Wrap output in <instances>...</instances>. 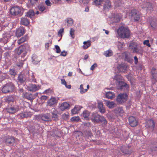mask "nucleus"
Returning <instances> with one entry per match:
<instances>
[{
    "instance_id": "obj_1",
    "label": "nucleus",
    "mask_w": 157,
    "mask_h": 157,
    "mask_svg": "<svg viewBox=\"0 0 157 157\" xmlns=\"http://www.w3.org/2000/svg\"><path fill=\"white\" fill-rule=\"evenodd\" d=\"M118 36L122 38H128L130 35V31L128 27L121 26L117 30Z\"/></svg>"
},
{
    "instance_id": "obj_2",
    "label": "nucleus",
    "mask_w": 157,
    "mask_h": 157,
    "mask_svg": "<svg viewBox=\"0 0 157 157\" xmlns=\"http://www.w3.org/2000/svg\"><path fill=\"white\" fill-rule=\"evenodd\" d=\"M91 119L92 121L94 122L98 123L100 122L102 123V125L103 126H105L107 124V121L104 117L101 116L100 115L96 113H93L92 114Z\"/></svg>"
},
{
    "instance_id": "obj_3",
    "label": "nucleus",
    "mask_w": 157,
    "mask_h": 157,
    "mask_svg": "<svg viewBox=\"0 0 157 157\" xmlns=\"http://www.w3.org/2000/svg\"><path fill=\"white\" fill-rule=\"evenodd\" d=\"M114 78L117 82L116 84L117 86L118 89L122 90L128 89V84L124 82L120 81V80H121L122 78L121 76L119 75H116L115 76Z\"/></svg>"
},
{
    "instance_id": "obj_4",
    "label": "nucleus",
    "mask_w": 157,
    "mask_h": 157,
    "mask_svg": "<svg viewBox=\"0 0 157 157\" xmlns=\"http://www.w3.org/2000/svg\"><path fill=\"white\" fill-rule=\"evenodd\" d=\"M14 86L11 83L5 84L2 89V91L4 93H9L12 92L14 89Z\"/></svg>"
},
{
    "instance_id": "obj_5",
    "label": "nucleus",
    "mask_w": 157,
    "mask_h": 157,
    "mask_svg": "<svg viewBox=\"0 0 157 157\" xmlns=\"http://www.w3.org/2000/svg\"><path fill=\"white\" fill-rule=\"evenodd\" d=\"M129 47L133 53H142V48L140 46H137L136 43H132L130 44Z\"/></svg>"
},
{
    "instance_id": "obj_6",
    "label": "nucleus",
    "mask_w": 157,
    "mask_h": 157,
    "mask_svg": "<svg viewBox=\"0 0 157 157\" xmlns=\"http://www.w3.org/2000/svg\"><path fill=\"white\" fill-rule=\"evenodd\" d=\"M130 16L132 19H133L135 21H137L140 19L139 12L135 9H132L130 13Z\"/></svg>"
},
{
    "instance_id": "obj_7",
    "label": "nucleus",
    "mask_w": 157,
    "mask_h": 157,
    "mask_svg": "<svg viewBox=\"0 0 157 157\" xmlns=\"http://www.w3.org/2000/svg\"><path fill=\"white\" fill-rule=\"evenodd\" d=\"M128 95L126 94L121 93L118 95L116 98L118 103L121 104L125 102L127 100Z\"/></svg>"
},
{
    "instance_id": "obj_8",
    "label": "nucleus",
    "mask_w": 157,
    "mask_h": 157,
    "mask_svg": "<svg viewBox=\"0 0 157 157\" xmlns=\"http://www.w3.org/2000/svg\"><path fill=\"white\" fill-rule=\"evenodd\" d=\"M27 88L29 91L32 92H35L40 89V86L39 85H36L31 84H29L27 86Z\"/></svg>"
},
{
    "instance_id": "obj_9",
    "label": "nucleus",
    "mask_w": 157,
    "mask_h": 157,
    "mask_svg": "<svg viewBox=\"0 0 157 157\" xmlns=\"http://www.w3.org/2000/svg\"><path fill=\"white\" fill-rule=\"evenodd\" d=\"M141 6L142 8L146 9V10L151 11L153 10L151 4L149 2L144 1L143 2Z\"/></svg>"
},
{
    "instance_id": "obj_10",
    "label": "nucleus",
    "mask_w": 157,
    "mask_h": 157,
    "mask_svg": "<svg viewBox=\"0 0 157 157\" xmlns=\"http://www.w3.org/2000/svg\"><path fill=\"white\" fill-rule=\"evenodd\" d=\"M128 121L130 125L132 127L136 126L138 125V121L135 117L130 116L128 118Z\"/></svg>"
},
{
    "instance_id": "obj_11",
    "label": "nucleus",
    "mask_w": 157,
    "mask_h": 157,
    "mask_svg": "<svg viewBox=\"0 0 157 157\" xmlns=\"http://www.w3.org/2000/svg\"><path fill=\"white\" fill-rule=\"evenodd\" d=\"M19 110V106L15 105L7 108V111L8 112L11 114H14Z\"/></svg>"
},
{
    "instance_id": "obj_12",
    "label": "nucleus",
    "mask_w": 157,
    "mask_h": 157,
    "mask_svg": "<svg viewBox=\"0 0 157 157\" xmlns=\"http://www.w3.org/2000/svg\"><path fill=\"white\" fill-rule=\"evenodd\" d=\"M21 12L20 8L18 6H15L11 9L10 13L12 15L16 16L19 14Z\"/></svg>"
},
{
    "instance_id": "obj_13",
    "label": "nucleus",
    "mask_w": 157,
    "mask_h": 157,
    "mask_svg": "<svg viewBox=\"0 0 157 157\" xmlns=\"http://www.w3.org/2000/svg\"><path fill=\"white\" fill-rule=\"evenodd\" d=\"M10 36L11 35L9 33H6L3 34L2 37L1 39V42H3L4 44H6L8 42V40Z\"/></svg>"
},
{
    "instance_id": "obj_14",
    "label": "nucleus",
    "mask_w": 157,
    "mask_h": 157,
    "mask_svg": "<svg viewBox=\"0 0 157 157\" xmlns=\"http://www.w3.org/2000/svg\"><path fill=\"white\" fill-rule=\"evenodd\" d=\"M25 33V29L24 27H20L16 31L15 35L17 37H20L23 35Z\"/></svg>"
},
{
    "instance_id": "obj_15",
    "label": "nucleus",
    "mask_w": 157,
    "mask_h": 157,
    "mask_svg": "<svg viewBox=\"0 0 157 157\" xmlns=\"http://www.w3.org/2000/svg\"><path fill=\"white\" fill-rule=\"evenodd\" d=\"M103 9L109 10L112 7L111 2L110 0H103Z\"/></svg>"
},
{
    "instance_id": "obj_16",
    "label": "nucleus",
    "mask_w": 157,
    "mask_h": 157,
    "mask_svg": "<svg viewBox=\"0 0 157 157\" xmlns=\"http://www.w3.org/2000/svg\"><path fill=\"white\" fill-rule=\"evenodd\" d=\"M26 16L21 18L20 24L25 26H28L30 23V21Z\"/></svg>"
},
{
    "instance_id": "obj_17",
    "label": "nucleus",
    "mask_w": 157,
    "mask_h": 157,
    "mask_svg": "<svg viewBox=\"0 0 157 157\" xmlns=\"http://www.w3.org/2000/svg\"><path fill=\"white\" fill-rule=\"evenodd\" d=\"M57 102L56 99L54 97H52L48 100V105L51 106L56 104Z\"/></svg>"
},
{
    "instance_id": "obj_18",
    "label": "nucleus",
    "mask_w": 157,
    "mask_h": 157,
    "mask_svg": "<svg viewBox=\"0 0 157 157\" xmlns=\"http://www.w3.org/2000/svg\"><path fill=\"white\" fill-rule=\"evenodd\" d=\"M127 65L124 64L119 65L117 67V69L120 72H124L127 69Z\"/></svg>"
},
{
    "instance_id": "obj_19",
    "label": "nucleus",
    "mask_w": 157,
    "mask_h": 157,
    "mask_svg": "<svg viewBox=\"0 0 157 157\" xmlns=\"http://www.w3.org/2000/svg\"><path fill=\"white\" fill-rule=\"evenodd\" d=\"M26 79L25 75V74H20L18 76L17 80L20 83H23L25 81Z\"/></svg>"
},
{
    "instance_id": "obj_20",
    "label": "nucleus",
    "mask_w": 157,
    "mask_h": 157,
    "mask_svg": "<svg viewBox=\"0 0 157 157\" xmlns=\"http://www.w3.org/2000/svg\"><path fill=\"white\" fill-rule=\"evenodd\" d=\"M105 101L106 105L109 108H113L116 105L115 103L113 101Z\"/></svg>"
},
{
    "instance_id": "obj_21",
    "label": "nucleus",
    "mask_w": 157,
    "mask_h": 157,
    "mask_svg": "<svg viewBox=\"0 0 157 157\" xmlns=\"http://www.w3.org/2000/svg\"><path fill=\"white\" fill-rule=\"evenodd\" d=\"M14 138L11 136H9L6 138V144H12L14 142Z\"/></svg>"
},
{
    "instance_id": "obj_22",
    "label": "nucleus",
    "mask_w": 157,
    "mask_h": 157,
    "mask_svg": "<svg viewBox=\"0 0 157 157\" xmlns=\"http://www.w3.org/2000/svg\"><path fill=\"white\" fill-rule=\"evenodd\" d=\"M69 104L67 102H64L61 104L59 108L61 111H63L68 108L69 106Z\"/></svg>"
},
{
    "instance_id": "obj_23",
    "label": "nucleus",
    "mask_w": 157,
    "mask_h": 157,
    "mask_svg": "<svg viewBox=\"0 0 157 157\" xmlns=\"http://www.w3.org/2000/svg\"><path fill=\"white\" fill-rule=\"evenodd\" d=\"M32 61L33 63L36 64L38 63L40 61L36 55L33 54L32 56Z\"/></svg>"
},
{
    "instance_id": "obj_24",
    "label": "nucleus",
    "mask_w": 157,
    "mask_h": 157,
    "mask_svg": "<svg viewBox=\"0 0 157 157\" xmlns=\"http://www.w3.org/2000/svg\"><path fill=\"white\" fill-rule=\"evenodd\" d=\"M98 107L99 109V111L101 112L102 113H105V110L103 107L102 103L101 102H98Z\"/></svg>"
},
{
    "instance_id": "obj_25",
    "label": "nucleus",
    "mask_w": 157,
    "mask_h": 157,
    "mask_svg": "<svg viewBox=\"0 0 157 157\" xmlns=\"http://www.w3.org/2000/svg\"><path fill=\"white\" fill-rule=\"evenodd\" d=\"M83 44H84L82 46V47L84 49H86L91 45V42L90 40H88L86 41H84L83 42Z\"/></svg>"
},
{
    "instance_id": "obj_26",
    "label": "nucleus",
    "mask_w": 157,
    "mask_h": 157,
    "mask_svg": "<svg viewBox=\"0 0 157 157\" xmlns=\"http://www.w3.org/2000/svg\"><path fill=\"white\" fill-rule=\"evenodd\" d=\"M41 118L44 121H48L50 120V115L48 114H44L41 115Z\"/></svg>"
},
{
    "instance_id": "obj_27",
    "label": "nucleus",
    "mask_w": 157,
    "mask_h": 157,
    "mask_svg": "<svg viewBox=\"0 0 157 157\" xmlns=\"http://www.w3.org/2000/svg\"><path fill=\"white\" fill-rule=\"evenodd\" d=\"M24 97L25 98L30 100H32L34 99L33 94L29 93H25L24 94Z\"/></svg>"
},
{
    "instance_id": "obj_28",
    "label": "nucleus",
    "mask_w": 157,
    "mask_h": 157,
    "mask_svg": "<svg viewBox=\"0 0 157 157\" xmlns=\"http://www.w3.org/2000/svg\"><path fill=\"white\" fill-rule=\"evenodd\" d=\"M34 11L32 10H30L26 14L25 16L26 17H30V18H33L34 17Z\"/></svg>"
},
{
    "instance_id": "obj_29",
    "label": "nucleus",
    "mask_w": 157,
    "mask_h": 157,
    "mask_svg": "<svg viewBox=\"0 0 157 157\" xmlns=\"http://www.w3.org/2000/svg\"><path fill=\"white\" fill-rule=\"evenodd\" d=\"M156 70V69L155 68L153 67L152 68L151 71V73L153 78L155 80L157 77V72H155Z\"/></svg>"
},
{
    "instance_id": "obj_30",
    "label": "nucleus",
    "mask_w": 157,
    "mask_h": 157,
    "mask_svg": "<svg viewBox=\"0 0 157 157\" xmlns=\"http://www.w3.org/2000/svg\"><path fill=\"white\" fill-rule=\"evenodd\" d=\"M148 123H149L150 124V125H148L147 124L146 125V126L147 128L151 127V128L152 129V130H153L155 126V123L154 121L152 119H150L148 121Z\"/></svg>"
},
{
    "instance_id": "obj_31",
    "label": "nucleus",
    "mask_w": 157,
    "mask_h": 157,
    "mask_svg": "<svg viewBox=\"0 0 157 157\" xmlns=\"http://www.w3.org/2000/svg\"><path fill=\"white\" fill-rule=\"evenodd\" d=\"M121 17L120 14L118 13L115 14L113 19V22H117L119 21L121 19Z\"/></svg>"
},
{
    "instance_id": "obj_32",
    "label": "nucleus",
    "mask_w": 157,
    "mask_h": 157,
    "mask_svg": "<svg viewBox=\"0 0 157 157\" xmlns=\"http://www.w3.org/2000/svg\"><path fill=\"white\" fill-rule=\"evenodd\" d=\"M114 94L110 91L108 92L106 94V97L108 99H112L114 98Z\"/></svg>"
},
{
    "instance_id": "obj_33",
    "label": "nucleus",
    "mask_w": 157,
    "mask_h": 157,
    "mask_svg": "<svg viewBox=\"0 0 157 157\" xmlns=\"http://www.w3.org/2000/svg\"><path fill=\"white\" fill-rule=\"evenodd\" d=\"M79 106H75L74 108L71 110V113L73 114H76L77 113L78 111L80 110Z\"/></svg>"
},
{
    "instance_id": "obj_34",
    "label": "nucleus",
    "mask_w": 157,
    "mask_h": 157,
    "mask_svg": "<svg viewBox=\"0 0 157 157\" xmlns=\"http://www.w3.org/2000/svg\"><path fill=\"white\" fill-rule=\"evenodd\" d=\"M27 37L26 36H24L22 37L21 38L18 40L17 43L19 44H20L21 43L24 42L26 40Z\"/></svg>"
},
{
    "instance_id": "obj_35",
    "label": "nucleus",
    "mask_w": 157,
    "mask_h": 157,
    "mask_svg": "<svg viewBox=\"0 0 157 157\" xmlns=\"http://www.w3.org/2000/svg\"><path fill=\"white\" fill-rule=\"evenodd\" d=\"M113 55V52L111 50L106 51L104 53V55L106 57L110 56Z\"/></svg>"
},
{
    "instance_id": "obj_36",
    "label": "nucleus",
    "mask_w": 157,
    "mask_h": 157,
    "mask_svg": "<svg viewBox=\"0 0 157 157\" xmlns=\"http://www.w3.org/2000/svg\"><path fill=\"white\" fill-rule=\"evenodd\" d=\"M38 8L39 10L42 12H43L46 9L45 6L44 5L42 4L38 5Z\"/></svg>"
},
{
    "instance_id": "obj_37",
    "label": "nucleus",
    "mask_w": 157,
    "mask_h": 157,
    "mask_svg": "<svg viewBox=\"0 0 157 157\" xmlns=\"http://www.w3.org/2000/svg\"><path fill=\"white\" fill-rule=\"evenodd\" d=\"M19 51H21V53L23 55L22 56H25L27 53V52L25 50V48H19Z\"/></svg>"
},
{
    "instance_id": "obj_38",
    "label": "nucleus",
    "mask_w": 157,
    "mask_h": 157,
    "mask_svg": "<svg viewBox=\"0 0 157 157\" xmlns=\"http://www.w3.org/2000/svg\"><path fill=\"white\" fill-rule=\"evenodd\" d=\"M90 115L89 112L87 110H85L83 113V117L84 118H87Z\"/></svg>"
},
{
    "instance_id": "obj_39",
    "label": "nucleus",
    "mask_w": 157,
    "mask_h": 157,
    "mask_svg": "<svg viewBox=\"0 0 157 157\" xmlns=\"http://www.w3.org/2000/svg\"><path fill=\"white\" fill-rule=\"evenodd\" d=\"M52 117L53 120L57 121L58 120V115L56 113L53 112L52 113Z\"/></svg>"
},
{
    "instance_id": "obj_40",
    "label": "nucleus",
    "mask_w": 157,
    "mask_h": 157,
    "mask_svg": "<svg viewBox=\"0 0 157 157\" xmlns=\"http://www.w3.org/2000/svg\"><path fill=\"white\" fill-rule=\"evenodd\" d=\"M19 115L21 117H22V118L27 117L28 116V113L26 112L21 113L19 114Z\"/></svg>"
},
{
    "instance_id": "obj_41",
    "label": "nucleus",
    "mask_w": 157,
    "mask_h": 157,
    "mask_svg": "<svg viewBox=\"0 0 157 157\" xmlns=\"http://www.w3.org/2000/svg\"><path fill=\"white\" fill-rule=\"evenodd\" d=\"M69 113H64L62 115V118L65 120H67L69 118Z\"/></svg>"
},
{
    "instance_id": "obj_42",
    "label": "nucleus",
    "mask_w": 157,
    "mask_h": 157,
    "mask_svg": "<svg viewBox=\"0 0 157 157\" xmlns=\"http://www.w3.org/2000/svg\"><path fill=\"white\" fill-rule=\"evenodd\" d=\"M75 30L72 28H71L70 32V34L72 39L75 38Z\"/></svg>"
},
{
    "instance_id": "obj_43",
    "label": "nucleus",
    "mask_w": 157,
    "mask_h": 157,
    "mask_svg": "<svg viewBox=\"0 0 157 157\" xmlns=\"http://www.w3.org/2000/svg\"><path fill=\"white\" fill-rule=\"evenodd\" d=\"M103 1V0H94V2L96 6L100 5Z\"/></svg>"
},
{
    "instance_id": "obj_44",
    "label": "nucleus",
    "mask_w": 157,
    "mask_h": 157,
    "mask_svg": "<svg viewBox=\"0 0 157 157\" xmlns=\"http://www.w3.org/2000/svg\"><path fill=\"white\" fill-rule=\"evenodd\" d=\"M9 73L11 75L15 76L16 75V73L15 71V69L14 68L10 69L9 71Z\"/></svg>"
},
{
    "instance_id": "obj_45",
    "label": "nucleus",
    "mask_w": 157,
    "mask_h": 157,
    "mask_svg": "<svg viewBox=\"0 0 157 157\" xmlns=\"http://www.w3.org/2000/svg\"><path fill=\"white\" fill-rule=\"evenodd\" d=\"M14 101V99L12 96L8 97L7 99V101L10 103V102H13Z\"/></svg>"
},
{
    "instance_id": "obj_46",
    "label": "nucleus",
    "mask_w": 157,
    "mask_h": 157,
    "mask_svg": "<svg viewBox=\"0 0 157 157\" xmlns=\"http://www.w3.org/2000/svg\"><path fill=\"white\" fill-rule=\"evenodd\" d=\"M83 85L82 84H81L80 86V92L81 94H83L84 93H85L87 91V89H84V91H83L82 90V89H83Z\"/></svg>"
},
{
    "instance_id": "obj_47",
    "label": "nucleus",
    "mask_w": 157,
    "mask_h": 157,
    "mask_svg": "<svg viewBox=\"0 0 157 157\" xmlns=\"http://www.w3.org/2000/svg\"><path fill=\"white\" fill-rule=\"evenodd\" d=\"M67 23L70 25H71L73 24V20L71 18H67Z\"/></svg>"
},
{
    "instance_id": "obj_48",
    "label": "nucleus",
    "mask_w": 157,
    "mask_h": 157,
    "mask_svg": "<svg viewBox=\"0 0 157 157\" xmlns=\"http://www.w3.org/2000/svg\"><path fill=\"white\" fill-rule=\"evenodd\" d=\"M64 29L62 28V29H60L59 30L58 33V35L59 36H62V33H64Z\"/></svg>"
},
{
    "instance_id": "obj_49",
    "label": "nucleus",
    "mask_w": 157,
    "mask_h": 157,
    "mask_svg": "<svg viewBox=\"0 0 157 157\" xmlns=\"http://www.w3.org/2000/svg\"><path fill=\"white\" fill-rule=\"evenodd\" d=\"M71 121H78L79 120L78 117H73L71 118Z\"/></svg>"
},
{
    "instance_id": "obj_50",
    "label": "nucleus",
    "mask_w": 157,
    "mask_h": 157,
    "mask_svg": "<svg viewBox=\"0 0 157 157\" xmlns=\"http://www.w3.org/2000/svg\"><path fill=\"white\" fill-rule=\"evenodd\" d=\"M40 0H30V3L32 5L36 4Z\"/></svg>"
},
{
    "instance_id": "obj_51",
    "label": "nucleus",
    "mask_w": 157,
    "mask_h": 157,
    "mask_svg": "<svg viewBox=\"0 0 157 157\" xmlns=\"http://www.w3.org/2000/svg\"><path fill=\"white\" fill-rule=\"evenodd\" d=\"M45 92L46 94H51L52 93L53 91L52 90L50 89H49L48 90H46Z\"/></svg>"
},
{
    "instance_id": "obj_52",
    "label": "nucleus",
    "mask_w": 157,
    "mask_h": 157,
    "mask_svg": "<svg viewBox=\"0 0 157 157\" xmlns=\"http://www.w3.org/2000/svg\"><path fill=\"white\" fill-rule=\"evenodd\" d=\"M143 44L144 45H146L147 46L150 47L151 45L149 43V41L148 40H145L143 42Z\"/></svg>"
},
{
    "instance_id": "obj_53",
    "label": "nucleus",
    "mask_w": 157,
    "mask_h": 157,
    "mask_svg": "<svg viewBox=\"0 0 157 157\" xmlns=\"http://www.w3.org/2000/svg\"><path fill=\"white\" fill-rule=\"evenodd\" d=\"M24 60H21L19 61V62L17 63V66L19 67H21L24 64Z\"/></svg>"
},
{
    "instance_id": "obj_54",
    "label": "nucleus",
    "mask_w": 157,
    "mask_h": 157,
    "mask_svg": "<svg viewBox=\"0 0 157 157\" xmlns=\"http://www.w3.org/2000/svg\"><path fill=\"white\" fill-rule=\"evenodd\" d=\"M55 48L56 49V52L57 53H59L60 52L61 50L59 46L57 45H55Z\"/></svg>"
},
{
    "instance_id": "obj_55",
    "label": "nucleus",
    "mask_w": 157,
    "mask_h": 157,
    "mask_svg": "<svg viewBox=\"0 0 157 157\" xmlns=\"http://www.w3.org/2000/svg\"><path fill=\"white\" fill-rule=\"evenodd\" d=\"M45 3L46 5L48 6H51L52 4L49 0H46L45 1Z\"/></svg>"
},
{
    "instance_id": "obj_56",
    "label": "nucleus",
    "mask_w": 157,
    "mask_h": 157,
    "mask_svg": "<svg viewBox=\"0 0 157 157\" xmlns=\"http://www.w3.org/2000/svg\"><path fill=\"white\" fill-rule=\"evenodd\" d=\"M97 67V64L96 63H95L91 66L90 69L91 70L93 71L94 70L95 68Z\"/></svg>"
},
{
    "instance_id": "obj_57",
    "label": "nucleus",
    "mask_w": 157,
    "mask_h": 157,
    "mask_svg": "<svg viewBox=\"0 0 157 157\" xmlns=\"http://www.w3.org/2000/svg\"><path fill=\"white\" fill-rule=\"evenodd\" d=\"M67 52L65 51H63L61 53L60 56H65L67 55Z\"/></svg>"
},
{
    "instance_id": "obj_58",
    "label": "nucleus",
    "mask_w": 157,
    "mask_h": 157,
    "mask_svg": "<svg viewBox=\"0 0 157 157\" xmlns=\"http://www.w3.org/2000/svg\"><path fill=\"white\" fill-rule=\"evenodd\" d=\"M48 97L46 96H41L40 98L42 100H46L48 98Z\"/></svg>"
},
{
    "instance_id": "obj_59",
    "label": "nucleus",
    "mask_w": 157,
    "mask_h": 157,
    "mask_svg": "<svg viewBox=\"0 0 157 157\" xmlns=\"http://www.w3.org/2000/svg\"><path fill=\"white\" fill-rule=\"evenodd\" d=\"M61 0H51V2L54 4H57Z\"/></svg>"
},
{
    "instance_id": "obj_60",
    "label": "nucleus",
    "mask_w": 157,
    "mask_h": 157,
    "mask_svg": "<svg viewBox=\"0 0 157 157\" xmlns=\"http://www.w3.org/2000/svg\"><path fill=\"white\" fill-rule=\"evenodd\" d=\"M4 55L5 57L6 58H8L9 57H10V54L8 52H7L5 53Z\"/></svg>"
},
{
    "instance_id": "obj_61",
    "label": "nucleus",
    "mask_w": 157,
    "mask_h": 157,
    "mask_svg": "<svg viewBox=\"0 0 157 157\" xmlns=\"http://www.w3.org/2000/svg\"><path fill=\"white\" fill-rule=\"evenodd\" d=\"M134 60H135V63L136 64H137L138 62V59L137 57L136 56H135L134 57Z\"/></svg>"
},
{
    "instance_id": "obj_62",
    "label": "nucleus",
    "mask_w": 157,
    "mask_h": 157,
    "mask_svg": "<svg viewBox=\"0 0 157 157\" xmlns=\"http://www.w3.org/2000/svg\"><path fill=\"white\" fill-rule=\"evenodd\" d=\"M61 83L62 84H64L65 85L66 84V82L64 79H61Z\"/></svg>"
},
{
    "instance_id": "obj_63",
    "label": "nucleus",
    "mask_w": 157,
    "mask_h": 157,
    "mask_svg": "<svg viewBox=\"0 0 157 157\" xmlns=\"http://www.w3.org/2000/svg\"><path fill=\"white\" fill-rule=\"evenodd\" d=\"M121 151H122V152L123 153H124L125 154H130V153L127 150H122V149H121Z\"/></svg>"
},
{
    "instance_id": "obj_64",
    "label": "nucleus",
    "mask_w": 157,
    "mask_h": 157,
    "mask_svg": "<svg viewBox=\"0 0 157 157\" xmlns=\"http://www.w3.org/2000/svg\"><path fill=\"white\" fill-rule=\"evenodd\" d=\"M89 57V56L87 54H86V55H85L83 59L84 60H86L88 59V58Z\"/></svg>"
}]
</instances>
